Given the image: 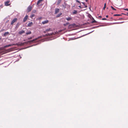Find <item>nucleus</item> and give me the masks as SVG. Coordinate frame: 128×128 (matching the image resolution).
Returning <instances> with one entry per match:
<instances>
[{"label":"nucleus","instance_id":"nucleus-12","mask_svg":"<svg viewBox=\"0 0 128 128\" xmlns=\"http://www.w3.org/2000/svg\"><path fill=\"white\" fill-rule=\"evenodd\" d=\"M78 13V12L77 10H74L73 12H72V14H76Z\"/></svg>","mask_w":128,"mask_h":128},{"label":"nucleus","instance_id":"nucleus-6","mask_svg":"<svg viewBox=\"0 0 128 128\" xmlns=\"http://www.w3.org/2000/svg\"><path fill=\"white\" fill-rule=\"evenodd\" d=\"M28 16L27 15H26L25 16L24 18L23 19V22H25L27 20L28 18Z\"/></svg>","mask_w":128,"mask_h":128},{"label":"nucleus","instance_id":"nucleus-28","mask_svg":"<svg viewBox=\"0 0 128 128\" xmlns=\"http://www.w3.org/2000/svg\"><path fill=\"white\" fill-rule=\"evenodd\" d=\"M42 18V17H39L38 18V20H41Z\"/></svg>","mask_w":128,"mask_h":128},{"label":"nucleus","instance_id":"nucleus-25","mask_svg":"<svg viewBox=\"0 0 128 128\" xmlns=\"http://www.w3.org/2000/svg\"><path fill=\"white\" fill-rule=\"evenodd\" d=\"M111 8H112L113 10H116L115 8H114L112 6H111Z\"/></svg>","mask_w":128,"mask_h":128},{"label":"nucleus","instance_id":"nucleus-11","mask_svg":"<svg viewBox=\"0 0 128 128\" xmlns=\"http://www.w3.org/2000/svg\"><path fill=\"white\" fill-rule=\"evenodd\" d=\"M25 32V31L23 30H22L18 32V34H22Z\"/></svg>","mask_w":128,"mask_h":128},{"label":"nucleus","instance_id":"nucleus-1","mask_svg":"<svg viewBox=\"0 0 128 128\" xmlns=\"http://www.w3.org/2000/svg\"><path fill=\"white\" fill-rule=\"evenodd\" d=\"M68 4L66 2H64V4H62V6L63 9H65L66 8V7H68Z\"/></svg>","mask_w":128,"mask_h":128},{"label":"nucleus","instance_id":"nucleus-47","mask_svg":"<svg viewBox=\"0 0 128 128\" xmlns=\"http://www.w3.org/2000/svg\"><path fill=\"white\" fill-rule=\"evenodd\" d=\"M70 26H73V24H71V25H70Z\"/></svg>","mask_w":128,"mask_h":128},{"label":"nucleus","instance_id":"nucleus-24","mask_svg":"<svg viewBox=\"0 0 128 128\" xmlns=\"http://www.w3.org/2000/svg\"><path fill=\"white\" fill-rule=\"evenodd\" d=\"M35 15L34 14H32L30 16V18H32Z\"/></svg>","mask_w":128,"mask_h":128},{"label":"nucleus","instance_id":"nucleus-39","mask_svg":"<svg viewBox=\"0 0 128 128\" xmlns=\"http://www.w3.org/2000/svg\"><path fill=\"white\" fill-rule=\"evenodd\" d=\"M122 14L128 16V14H123V13H122Z\"/></svg>","mask_w":128,"mask_h":128},{"label":"nucleus","instance_id":"nucleus-50","mask_svg":"<svg viewBox=\"0 0 128 128\" xmlns=\"http://www.w3.org/2000/svg\"><path fill=\"white\" fill-rule=\"evenodd\" d=\"M80 37H79V38H80Z\"/></svg>","mask_w":128,"mask_h":128},{"label":"nucleus","instance_id":"nucleus-35","mask_svg":"<svg viewBox=\"0 0 128 128\" xmlns=\"http://www.w3.org/2000/svg\"><path fill=\"white\" fill-rule=\"evenodd\" d=\"M84 8H87V6L85 4L84 5Z\"/></svg>","mask_w":128,"mask_h":128},{"label":"nucleus","instance_id":"nucleus-46","mask_svg":"<svg viewBox=\"0 0 128 128\" xmlns=\"http://www.w3.org/2000/svg\"><path fill=\"white\" fill-rule=\"evenodd\" d=\"M88 0H85V1L86 2H87L88 1Z\"/></svg>","mask_w":128,"mask_h":128},{"label":"nucleus","instance_id":"nucleus-36","mask_svg":"<svg viewBox=\"0 0 128 128\" xmlns=\"http://www.w3.org/2000/svg\"><path fill=\"white\" fill-rule=\"evenodd\" d=\"M35 40H34V39L32 40H31V41L32 42H34V41Z\"/></svg>","mask_w":128,"mask_h":128},{"label":"nucleus","instance_id":"nucleus-9","mask_svg":"<svg viewBox=\"0 0 128 128\" xmlns=\"http://www.w3.org/2000/svg\"><path fill=\"white\" fill-rule=\"evenodd\" d=\"M48 20H45L43 21L42 22V23L43 24H47L48 23Z\"/></svg>","mask_w":128,"mask_h":128},{"label":"nucleus","instance_id":"nucleus-31","mask_svg":"<svg viewBox=\"0 0 128 128\" xmlns=\"http://www.w3.org/2000/svg\"><path fill=\"white\" fill-rule=\"evenodd\" d=\"M78 6L80 8H84V7H82V6L80 5L79 6Z\"/></svg>","mask_w":128,"mask_h":128},{"label":"nucleus","instance_id":"nucleus-37","mask_svg":"<svg viewBox=\"0 0 128 128\" xmlns=\"http://www.w3.org/2000/svg\"><path fill=\"white\" fill-rule=\"evenodd\" d=\"M123 19V18H119L118 20H121V19Z\"/></svg>","mask_w":128,"mask_h":128},{"label":"nucleus","instance_id":"nucleus-44","mask_svg":"<svg viewBox=\"0 0 128 128\" xmlns=\"http://www.w3.org/2000/svg\"><path fill=\"white\" fill-rule=\"evenodd\" d=\"M108 15H106V17L107 18H108Z\"/></svg>","mask_w":128,"mask_h":128},{"label":"nucleus","instance_id":"nucleus-43","mask_svg":"<svg viewBox=\"0 0 128 128\" xmlns=\"http://www.w3.org/2000/svg\"><path fill=\"white\" fill-rule=\"evenodd\" d=\"M82 3L84 5L85 4H84V2H82Z\"/></svg>","mask_w":128,"mask_h":128},{"label":"nucleus","instance_id":"nucleus-41","mask_svg":"<svg viewBox=\"0 0 128 128\" xmlns=\"http://www.w3.org/2000/svg\"><path fill=\"white\" fill-rule=\"evenodd\" d=\"M2 7H3V6H2V5H1L0 6V7H1L2 8Z\"/></svg>","mask_w":128,"mask_h":128},{"label":"nucleus","instance_id":"nucleus-49","mask_svg":"<svg viewBox=\"0 0 128 128\" xmlns=\"http://www.w3.org/2000/svg\"><path fill=\"white\" fill-rule=\"evenodd\" d=\"M127 14H128V12H127Z\"/></svg>","mask_w":128,"mask_h":128},{"label":"nucleus","instance_id":"nucleus-45","mask_svg":"<svg viewBox=\"0 0 128 128\" xmlns=\"http://www.w3.org/2000/svg\"><path fill=\"white\" fill-rule=\"evenodd\" d=\"M98 17L99 18H102V16H99Z\"/></svg>","mask_w":128,"mask_h":128},{"label":"nucleus","instance_id":"nucleus-13","mask_svg":"<svg viewBox=\"0 0 128 128\" xmlns=\"http://www.w3.org/2000/svg\"><path fill=\"white\" fill-rule=\"evenodd\" d=\"M103 26V25H100L98 26H95L94 27H93L92 28H98L101 27V26Z\"/></svg>","mask_w":128,"mask_h":128},{"label":"nucleus","instance_id":"nucleus-16","mask_svg":"<svg viewBox=\"0 0 128 128\" xmlns=\"http://www.w3.org/2000/svg\"><path fill=\"white\" fill-rule=\"evenodd\" d=\"M31 34V32L30 31H28L27 32H26V35H28V34Z\"/></svg>","mask_w":128,"mask_h":128},{"label":"nucleus","instance_id":"nucleus-29","mask_svg":"<svg viewBox=\"0 0 128 128\" xmlns=\"http://www.w3.org/2000/svg\"><path fill=\"white\" fill-rule=\"evenodd\" d=\"M36 12V10H34L32 11V12L33 13H35Z\"/></svg>","mask_w":128,"mask_h":128},{"label":"nucleus","instance_id":"nucleus-14","mask_svg":"<svg viewBox=\"0 0 128 128\" xmlns=\"http://www.w3.org/2000/svg\"><path fill=\"white\" fill-rule=\"evenodd\" d=\"M20 24L19 23H18L16 24V28H18L19 27Z\"/></svg>","mask_w":128,"mask_h":128},{"label":"nucleus","instance_id":"nucleus-38","mask_svg":"<svg viewBox=\"0 0 128 128\" xmlns=\"http://www.w3.org/2000/svg\"><path fill=\"white\" fill-rule=\"evenodd\" d=\"M106 6H104V7H103V9L104 10H105V8H106Z\"/></svg>","mask_w":128,"mask_h":128},{"label":"nucleus","instance_id":"nucleus-48","mask_svg":"<svg viewBox=\"0 0 128 128\" xmlns=\"http://www.w3.org/2000/svg\"><path fill=\"white\" fill-rule=\"evenodd\" d=\"M46 32V30L45 31H44V33H45V32Z\"/></svg>","mask_w":128,"mask_h":128},{"label":"nucleus","instance_id":"nucleus-21","mask_svg":"<svg viewBox=\"0 0 128 128\" xmlns=\"http://www.w3.org/2000/svg\"><path fill=\"white\" fill-rule=\"evenodd\" d=\"M124 22H115L114 23L115 24H120L124 23Z\"/></svg>","mask_w":128,"mask_h":128},{"label":"nucleus","instance_id":"nucleus-2","mask_svg":"<svg viewBox=\"0 0 128 128\" xmlns=\"http://www.w3.org/2000/svg\"><path fill=\"white\" fill-rule=\"evenodd\" d=\"M10 2V1L9 0H8L5 2L4 5L6 6H9L10 4H9Z\"/></svg>","mask_w":128,"mask_h":128},{"label":"nucleus","instance_id":"nucleus-23","mask_svg":"<svg viewBox=\"0 0 128 128\" xmlns=\"http://www.w3.org/2000/svg\"><path fill=\"white\" fill-rule=\"evenodd\" d=\"M69 24V23L68 22H66V23L64 24V26H66L67 25Z\"/></svg>","mask_w":128,"mask_h":128},{"label":"nucleus","instance_id":"nucleus-19","mask_svg":"<svg viewBox=\"0 0 128 128\" xmlns=\"http://www.w3.org/2000/svg\"><path fill=\"white\" fill-rule=\"evenodd\" d=\"M66 19L68 21H69L72 19V18L70 17H68L66 18Z\"/></svg>","mask_w":128,"mask_h":128},{"label":"nucleus","instance_id":"nucleus-26","mask_svg":"<svg viewBox=\"0 0 128 128\" xmlns=\"http://www.w3.org/2000/svg\"><path fill=\"white\" fill-rule=\"evenodd\" d=\"M50 28H49L47 29H46V31H50Z\"/></svg>","mask_w":128,"mask_h":128},{"label":"nucleus","instance_id":"nucleus-15","mask_svg":"<svg viewBox=\"0 0 128 128\" xmlns=\"http://www.w3.org/2000/svg\"><path fill=\"white\" fill-rule=\"evenodd\" d=\"M62 14V13H60L58 14L56 16V18H58Z\"/></svg>","mask_w":128,"mask_h":128},{"label":"nucleus","instance_id":"nucleus-30","mask_svg":"<svg viewBox=\"0 0 128 128\" xmlns=\"http://www.w3.org/2000/svg\"><path fill=\"white\" fill-rule=\"evenodd\" d=\"M94 31H92V32H89V33H88V34H85V35H84L83 36H85V35H87V34H90V33H91L92 32H93Z\"/></svg>","mask_w":128,"mask_h":128},{"label":"nucleus","instance_id":"nucleus-51","mask_svg":"<svg viewBox=\"0 0 128 128\" xmlns=\"http://www.w3.org/2000/svg\"><path fill=\"white\" fill-rule=\"evenodd\" d=\"M76 38H75V39H76Z\"/></svg>","mask_w":128,"mask_h":128},{"label":"nucleus","instance_id":"nucleus-32","mask_svg":"<svg viewBox=\"0 0 128 128\" xmlns=\"http://www.w3.org/2000/svg\"><path fill=\"white\" fill-rule=\"evenodd\" d=\"M102 20H106V19L105 18H102Z\"/></svg>","mask_w":128,"mask_h":128},{"label":"nucleus","instance_id":"nucleus-27","mask_svg":"<svg viewBox=\"0 0 128 128\" xmlns=\"http://www.w3.org/2000/svg\"><path fill=\"white\" fill-rule=\"evenodd\" d=\"M76 2L79 3L80 4H81V3L78 0H76Z\"/></svg>","mask_w":128,"mask_h":128},{"label":"nucleus","instance_id":"nucleus-18","mask_svg":"<svg viewBox=\"0 0 128 128\" xmlns=\"http://www.w3.org/2000/svg\"><path fill=\"white\" fill-rule=\"evenodd\" d=\"M62 1V0H58L57 2V4H59Z\"/></svg>","mask_w":128,"mask_h":128},{"label":"nucleus","instance_id":"nucleus-22","mask_svg":"<svg viewBox=\"0 0 128 128\" xmlns=\"http://www.w3.org/2000/svg\"><path fill=\"white\" fill-rule=\"evenodd\" d=\"M93 19H94V20H93L92 21V23H94V22H95V23H96L97 22L94 19V18H93Z\"/></svg>","mask_w":128,"mask_h":128},{"label":"nucleus","instance_id":"nucleus-7","mask_svg":"<svg viewBox=\"0 0 128 128\" xmlns=\"http://www.w3.org/2000/svg\"><path fill=\"white\" fill-rule=\"evenodd\" d=\"M14 45V44H9L8 45L5 46H4V47L5 48H6L8 47L9 46H12L13 45Z\"/></svg>","mask_w":128,"mask_h":128},{"label":"nucleus","instance_id":"nucleus-17","mask_svg":"<svg viewBox=\"0 0 128 128\" xmlns=\"http://www.w3.org/2000/svg\"><path fill=\"white\" fill-rule=\"evenodd\" d=\"M43 0H38V1L37 3V5H38V4L40 3Z\"/></svg>","mask_w":128,"mask_h":128},{"label":"nucleus","instance_id":"nucleus-8","mask_svg":"<svg viewBox=\"0 0 128 128\" xmlns=\"http://www.w3.org/2000/svg\"><path fill=\"white\" fill-rule=\"evenodd\" d=\"M33 23L32 22H31L27 24L28 26V27H31L33 25Z\"/></svg>","mask_w":128,"mask_h":128},{"label":"nucleus","instance_id":"nucleus-33","mask_svg":"<svg viewBox=\"0 0 128 128\" xmlns=\"http://www.w3.org/2000/svg\"><path fill=\"white\" fill-rule=\"evenodd\" d=\"M4 30V29H2L0 31V32H2V31H3Z\"/></svg>","mask_w":128,"mask_h":128},{"label":"nucleus","instance_id":"nucleus-20","mask_svg":"<svg viewBox=\"0 0 128 128\" xmlns=\"http://www.w3.org/2000/svg\"><path fill=\"white\" fill-rule=\"evenodd\" d=\"M114 16H121V14H114Z\"/></svg>","mask_w":128,"mask_h":128},{"label":"nucleus","instance_id":"nucleus-3","mask_svg":"<svg viewBox=\"0 0 128 128\" xmlns=\"http://www.w3.org/2000/svg\"><path fill=\"white\" fill-rule=\"evenodd\" d=\"M17 20V18H15L12 21L10 24H13Z\"/></svg>","mask_w":128,"mask_h":128},{"label":"nucleus","instance_id":"nucleus-4","mask_svg":"<svg viewBox=\"0 0 128 128\" xmlns=\"http://www.w3.org/2000/svg\"><path fill=\"white\" fill-rule=\"evenodd\" d=\"M60 10L58 8H56L55 9V11L54 14H56L58 12L60 11Z\"/></svg>","mask_w":128,"mask_h":128},{"label":"nucleus","instance_id":"nucleus-10","mask_svg":"<svg viewBox=\"0 0 128 128\" xmlns=\"http://www.w3.org/2000/svg\"><path fill=\"white\" fill-rule=\"evenodd\" d=\"M8 34H9V32H6L3 35V36H5L7 35H8Z\"/></svg>","mask_w":128,"mask_h":128},{"label":"nucleus","instance_id":"nucleus-34","mask_svg":"<svg viewBox=\"0 0 128 128\" xmlns=\"http://www.w3.org/2000/svg\"><path fill=\"white\" fill-rule=\"evenodd\" d=\"M124 10L128 11V8H124Z\"/></svg>","mask_w":128,"mask_h":128},{"label":"nucleus","instance_id":"nucleus-42","mask_svg":"<svg viewBox=\"0 0 128 128\" xmlns=\"http://www.w3.org/2000/svg\"><path fill=\"white\" fill-rule=\"evenodd\" d=\"M104 6H106V3H105L104 4Z\"/></svg>","mask_w":128,"mask_h":128},{"label":"nucleus","instance_id":"nucleus-5","mask_svg":"<svg viewBox=\"0 0 128 128\" xmlns=\"http://www.w3.org/2000/svg\"><path fill=\"white\" fill-rule=\"evenodd\" d=\"M32 9V8L30 6H28L27 8V11L28 12H30Z\"/></svg>","mask_w":128,"mask_h":128},{"label":"nucleus","instance_id":"nucleus-40","mask_svg":"<svg viewBox=\"0 0 128 128\" xmlns=\"http://www.w3.org/2000/svg\"><path fill=\"white\" fill-rule=\"evenodd\" d=\"M32 38V37H31L30 38H28V40H30Z\"/></svg>","mask_w":128,"mask_h":128}]
</instances>
